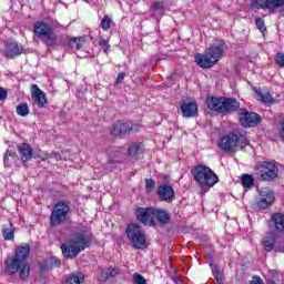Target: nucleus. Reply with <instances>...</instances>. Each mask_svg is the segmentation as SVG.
Returning a JSON list of instances; mask_svg holds the SVG:
<instances>
[{
    "mask_svg": "<svg viewBox=\"0 0 284 284\" xmlns=\"http://www.w3.org/2000/svg\"><path fill=\"white\" fill-rule=\"evenodd\" d=\"M33 32L37 34L45 45L52 47L57 45V36L54 34V27L43 22L38 21L33 26Z\"/></svg>",
    "mask_w": 284,
    "mask_h": 284,
    "instance_id": "obj_6",
    "label": "nucleus"
},
{
    "mask_svg": "<svg viewBox=\"0 0 284 284\" xmlns=\"http://www.w3.org/2000/svg\"><path fill=\"white\" fill-rule=\"evenodd\" d=\"M18 152L21 156L22 163H28L30 159H32V146H30L28 143H22L18 146Z\"/></svg>",
    "mask_w": 284,
    "mask_h": 284,
    "instance_id": "obj_21",
    "label": "nucleus"
},
{
    "mask_svg": "<svg viewBox=\"0 0 284 284\" xmlns=\"http://www.w3.org/2000/svg\"><path fill=\"white\" fill-rule=\"evenodd\" d=\"M99 45H101L103 51L108 54V51L110 50V42L105 39H101Z\"/></svg>",
    "mask_w": 284,
    "mask_h": 284,
    "instance_id": "obj_40",
    "label": "nucleus"
},
{
    "mask_svg": "<svg viewBox=\"0 0 284 284\" xmlns=\"http://www.w3.org/2000/svg\"><path fill=\"white\" fill-rule=\"evenodd\" d=\"M83 43H85V40L81 38H73L69 41V45L72 48V50H82Z\"/></svg>",
    "mask_w": 284,
    "mask_h": 284,
    "instance_id": "obj_30",
    "label": "nucleus"
},
{
    "mask_svg": "<svg viewBox=\"0 0 284 284\" xmlns=\"http://www.w3.org/2000/svg\"><path fill=\"white\" fill-rule=\"evenodd\" d=\"M109 163H112V160H110Z\"/></svg>",
    "mask_w": 284,
    "mask_h": 284,
    "instance_id": "obj_52",
    "label": "nucleus"
},
{
    "mask_svg": "<svg viewBox=\"0 0 284 284\" xmlns=\"http://www.w3.org/2000/svg\"><path fill=\"white\" fill-rule=\"evenodd\" d=\"M129 152V156H131V159H139L140 155L143 154V148H141V144H132L131 146H129L128 149Z\"/></svg>",
    "mask_w": 284,
    "mask_h": 284,
    "instance_id": "obj_26",
    "label": "nucleus"
},
{
    "mask_svg": "<svg viewBox=\"0 0 284 284\" xmlns=\"http://www.w3.org/2000/svg\"><path fill=\"white\" fill-rule=\"evenodd\" d=\"M239 120L243 128H256L261 123V115L250 112L247 109L239 110Z\"/></svg>",
    "mask_w": 284,
    "mask_h": 284,
    "instance_id": "obj_10",
    "label": "nucleus"
},
{
    "mask_svg": "<svg viewBox=\"0 0 284 284\" xmlns=\"http://www.w3.org/2000/svg\"><path fill=\"white\" fill-rule=\"evenodd\" d=\"M241 108V103L236 99L222 98V112H236Z\"/></svg>",
    "mask_w": 284,
    "mask_h": 284,
    "instance_id": "obj_20",
    "label": "nucleus"
},
{
    "mask_svg": "<svg viewBox=\"0 0 284 284\" xmlns=\"http://www.w3.org/2000/svg\"><path fill=\"white\" fill-rule=\"evenodd\" d=\"M159 223L165 224L170 222V213L165 210L161 209H153V223Z\"/></svg>",
    "mask_w": 284,
    "mask_h": 284,
    "instance_id": "obj_23",
    "label": "nucleus"
},
{
    "mask_svg": "<svg viewBox=\"0 0 284 284\" xmlns=\"http://www.w3.org/2000/svg\"><path fill=\"white\" fill-rule=\"evenodd\" d=\"M51 263H52V267H60L61 266V261L57 257H51Z\"/></svg>",
    "mask_w": 284,
    "mask_h": 284,
    "instance_id": "obj_44",
    "label": "nucleus"
},
{
    "mask_svg": "<svg viewBox=\"0 0 284 284\" xmlns=\"http://www.w3.org/2000/svg\"><path fill=\"white\" fill-rule=\"evenodd\" d=\"M223 52H225V44H213L207 49L206 54L199 53L195 55V62L200 68H213L223 57Z\"/></svg>",
    "mask_w": 284,
    "mask_h": 284,
    "instance_id": "obj_2",
    "label": "nucleus"
},
{
    "mask_svg": "<svg viewBox=\"0 0 284 284\" xmlns=\"http://www.w3.org/2000/svg\"><path fill=\"white\" fill-rule=\"evenodd\" d=\"M85 282V275L81 272L71 273L65 276L63 284H81Z\"/></svg>",
    "mask_w": 284,
    "mask_h": 284,
    "instance_id": "obj_24",
    "label": "nucleus"
},
{
    "mask_svg": "<svg viewBox=\"0 0 284 284\" xmlns=\"http://www.w3.org/2000/svg\"><path fill=\"white\" fill-rule=\"evenodd\" d=\"M151 10L162 16L163 12H165V6L163 4V2H153L151 4Z\"/></svg>",
    "mask_w": 284,
    "mask_h": 284,
    "instance_id": "obj_34",
    "label": "nucleus"
},
{
    "mask_svg": "<svg viewBox=\"0 0 284 284\" xmlns=\"http://www.w3.org/2000/svg\"><path fill=\"white\" fill-rule=\"evenodd\" d=\"M192 174L201 187H214L219 183V176L209 166L197 165L193 169Z\"/></svg>",
    "mask_w": 284,
    "mask_h": 284,
    "instance_id": "obj_4",
    "label": "nucleus"
},
{
    "mask_svg": "<svg viewBox=\"0 0 284 284\" xmlns=\"http://www.w3.org/2000/svg\"><path fill=\"white\" fill-rule=\"evenodd\" d=\"M31 99L38 105V108H45L48 104V98L45 97V93L39 89V85L33 84L31 88Z\"/></svg>",
    "mask_w": 284,
    "mask_h": 284,
    "instance_id": "obj_15",
    "label": "nucleus"
},
{
    "mask_svg": "<svg viewBox=\"0 0 284 284\" xmlns=\"http://www.w3.org/2000/svg\"><path fill=\"white\" fill-rule=\"evenodd\" d=\"M30 256V245L21 244L16 247L14 256L9 257L6 263V270L9 274H17L19 272V265L27 263V258Z\"/></svg>",
    "mask_w": 284,
    "mask_h": 284,
    "instance_id": "obj_3",
    "label": "nucleus"
},
{
    "mask_svg": "<svg viewBox=\"0 0 284 284\" xmlns=\"http://www.w3.org/2000/svg\"><path fill=\"white\" fill-rule=\"evenodd\" d=\"M8 99V91L0 87V101H6Z\"/></svg>",
    "mask_w": 284,
    "mask_h": 284,
    "instance_id": "obj_43",
    "label": "nucleus"
},
{
    "mask_svg": "<svg viewBox=\"0 0 284 284\" xmlns=\"http://www.w3.org/2000/svg\"><path fill=\"white\" fill-rule=\"evenodd\" d=\"M255 26L257 30L262 32V34H265V32H267V27H265V20H263V18L261 17L255 18Z\"/></svg>",
    "mask_w": 284,
    "mask_h": 284,
    "instance_id": "obj_33",
    "label": "nucleus"
},
{
    "mask_svg": "<svg viewBox=\"0 0 284 284\" xmlns=\"http://www.w3.org/2000/svg\"><path fill=\"white\" fill-rule=\"evenodd\" d=\"M254 3L262 10H276V8H283L284 0H255Z\"/></svg>",
    "mask_w": 284,
    "mask_h": 284,
    "instance_id": "obj_17",
    "label": "nucleus"
},
{
    "mask_svg": "<svg viewBox=\"0 0 284 284\" xmlns=\"http://www.w3.org/2000/svg\"><path fill=\"white\" fill-rule=\"evenodd\" d=\"M16 112L18 116H28V114H30V106H28V103L19 104Z\"/></svg>",
    "mask_w": 284,
    "mask_h": 284,
    "instance_id": "obj_32",
    "label": "nucleus"
},
{
    "mask_svg": "<svg viewBox=\"0 0 284 284\" xmlns=\"http://www.w3.org/2000/svg\"><path fill=\"white\" fill-rule=\"evenodd\" d=\"M133 282L135 284H148V282L145 281V277L139 273L133 274Z\"/></svg>",
    "mask_w": 284,
    "mask_h": 284,
    "instance_id": "obj_39",
    "label": "nucleus"
},
{
    "mask_svg": "<svg viewBox=\"0 0 284 284\" xmlns=\"http://www.w3.org/2000/svg\"><path fill=\"white\" fill-rule=\"evenodd\" d=\"M261 244L264 252H284V244L276 241L275 233H268L262 237Z\"/></svg>",
    "mask_w": 284,
    "mask_h": 284,
    "instance_id": "obj_11",
    "label": "nucleus"
},
{
    "mask_svg": "<svg viewBox=\"0 0 284 284\" xmlns=\"http://www.w3.org/2000/svg\"><path fill=\"white\" fill-rule=\"evenodd\" d=\"M68 214H70V205L65 202H58L51 212V227H59V225H63V223L68 221Z\"/></svg>",
    "mask_w": 284,
    "mask_h": 284,
    "instance_id": "obj_7",
    "label": "nucleus"
},
{
    "mask_svg": "<svg viewBox=\"0 0 284 284\" xmlns=\"http://www.w3.org/2000/svg\"><path fill=\"white\" fill-rule=\"evenodd\" d=\"M255 99L257 101H261L262 103H274V98H272V94L270 92L263 93L258 90H255Z\"/></svg>",
    "mask_w": 284,
    "mask_h": 284,
    "instance_id": "obj_27",
    "label": "nucleus"
},
{
    "mask_svg": "<svg viewBox=\"0 0 284 284\" xmlns=\"http://www.w3.org/2000/svg\"><path fill=\"white\" fill-rule=\"evenodd\" d=\"M145 183L146 192H152L154 190V180H145Z\"/></svg>",
    "mask_w": 284,
    "mask_h": 284,
    "instance_id": "obj_42",
    "label": "nucleus"
},
{
    "mask_svg": "<svg viewBox=\"0 0 284 284\" xmlns=\"http://www.w3.org/2000/svg\"><path fill=\"white\" fill-rule=\"evenodd\" d=\"M2 236L6 241H13L14 232L12 231V229H2Z\"/></svg>",
    "mask_w": 284,
    "mask_h": 284,
    "instance_id": "obj_37",
    "label": "nucleus"
},
{
    "mask_svg": "<svg viewBox=\"0 0 284 284\" xmlns=\"http://www.w3.org/2000/svg\"><path fill=\"white\" fill-rule=\"evenodd\" d=\"M14 159H17V153L7 150V152L4 153V168H10V165H12V163H14Z\"/></svg>",
    "mask_w": 284,
    "mask_h": 284,
    "instance_id": "obj_29",
    "label": "nucleus"
},
{
    "mask_svg": "<svg viewBox=\"0 0 284 284\" xmlns=\"http://www.w3.org/2000/svg\"><path fill=\"white\" fill-rule=\"evenodd\" d=\"M206 105L209 110H213L214 112H223V98H206Z\"/></svg>",
    "mask_w": 284,
    "mask_h": 284,
    "instance_id": "obj_22",
    "label": "nucleus"
},
{
    "mask_svg": "<svg viewBox=\"0 0 284 284\" xmlns=\"http://www.w3.org/2000/svg\"><path fill=\"white\" fill-rule=\"evenodd\" d=\"M258 181H274L278 176V166L272 162H261L255 166Z\"/></svg>",
    "mask_w": 284,
    "mask_h": 284,
    "instance_id": "obj_8",
    "label": "nucleus"
},
{
    "mask_svg": "<svg viewBox=\"0 0 284 284\" xmlns=\"http://www.w3.org/2000/svg\"><path fill=\"white\" fill-rule=\"evenodd\" d=\"M275 61L280 68H284V54L283 53H277Z\"/></svg>",
    "mask_w": 284,
    "mask_h": 284,
    "instance_id": "obj_41",
    "label": "nucleus"
},
{
    "mask_svg": "<svg viewBox=\"0 0 284 284\" xmlns=\"http://www.w3.org/2000/svg\"><path fill=\"white\" fill-rule=\"evenodd\" d=\"M260 200L256 205L260 210H267L274 203V191L271 189H262L260 191Z\"/></svg>",
    "mask_w": 284,
    "mask_h": 284,
    "instance_id": "obj_13",
    "label": "nucleus"
},
{
    "mask_svg": "<svg viewBox=\"0 0 284 284\" xmlns=\"http://www.w3.org/2000/svg\"><path fill=\"white\" fill-rule=\"evenodd\" d=\"M158 196L161 201L171 203V201H174V189L171 185H161L158 190Z\"/></svg>",
    "mask_w": 284,
    "mask_h": 284,
    "instance_id": "obj_18",
    "label": "nucleus"
},
{
    "mask_svg": "<svg viewBox=\"0 0 284 284\" xmlns=\"http://www.w3.org/2000/svg\"><path fill=\"white\" fill-rule=\"evenodd\" d=\"M126 236L135 250H145L148 247V237L145 231L139 224L126 226Z\"/></svg>",
    "mask_w": 284,
    "mask_h": 284,
    "instance_id": "obj_5",
    "label": "nucleus"
},
{
    "mask_svg": "<svg viewBox=\"0 0 284 284\" xmlns=\"http://www.w3.org/2000/svg\"><path fill=\"white\" fill-rule=\"evenodd\" d=\"M49 156L50 159H55V161H61V154L57 152H52Z\"/></svg>",
    "mask_w": 284,
    "mask_h": 284,
    "instance_id": "obj_46",
    "label": "nucleus"
},
{
    "mask_svg": "<svg viewBox=\"0 0 284 284\" xmlns=\"http://www.w3.org/2000/svg\"><path fill=\"white\" fill-rule=\"evenodd\" d=\"M108 278H110L109 274H108V270L104 271V270H99L97 272V280L100 282V283H105L108 281Z\"/></svg>",
    "mask_w": 284,
    "mask_h": 284,
    "instance_id": "obj_36",
    "label": "nucleus"
},
{
    "mask_svg": "<svg viewBox=\"0 0 284 284\" xmlns=\"http://www.w3.org/2000/svg\"><path fill=\"white\" fill-rule=\"evenodd\" d=\"M123 79H125V73H120L116 78L115 83H121L123 81Z\"/></svg>",
    "mask_w": 284,
    "mask_h": 284,
    "instance_id": "obj_47",
    "label": "nucleus"
},
{
    "mask_svg": "<svg viewBox=\"0 0 284 284\" xmlns=\"http://www.w3.org/2000/svg\"><path fill=\"white\" fill-rule=\"evenodd\" d=\"M106 272L109 274V278H114V276H119V274H121V271L119 268L112 266H110Z\"/></svg>",
    "mask_w": 284,
    "mask_h": 284,
    "instance_id": "obj_38",
    "label": "nucleus"
},
{
    "mask_svg": "<svg viewBox=\"0 0 284 284\" xmlns=\"http://www.w3.org/2000/svg\"><path fill=\"white\" fill-rule=\"evenodd\" d=\"M250 284H265V283H263V280H261V277L254 276Z\"/></svg>",
    "mask_w": 284,
    "mask_h": 284,
    "instance_id": "obj_45",
    "label": "nucleus"
},
{
    "mask_svg": "<svg viewBox=\"0 0 284 284\" xmlns=\"http://www.w3.org/2000/svg\"><path fill=\"white\" fill-rule=\"evenodd\" d=\"M271 276H274L276 274V271H270Z\"/></svg>",
    "mask_w": 284,
    "mask_h": 284,
    "instance_id": "obj_50",
    "label": "nucleus"
},
{
    "mask_svg": "<svg viewBox=\"0 0 284 284\" xmlns=\"http://www.w3.org/2000/svg\"><path fill=\"white\" fill-rule=\"evenodd\" d=\"M18 271L20 272V278L22 281H26V278L30 276V264H28V262H23L22 264H19Z\"/></svg>",
    "mask_w": 284,
    "mask_h": 284,
    "instance_id": "obj_28",
    "label": "nucleus"
},
{
    "mask_svg": "<svg viewBox=\"0 0 284 284\" xmlns=\"http://www.w3.org/2000/svg\"><path fill=\"white\" fill-rule=\"evenodd\" d=\"M112 27V18H110L109 16H104V18L101 20L100 23V28H102V30H110V28Z\"/></svg>",
    "mask_w": 284,
    "mask_h": 284,
    "instance_id": "obj_35",
    "label": "nucleus"
},
{
    "mask_svg": "<svg viewBox=\"0 0 284 284\" xmlns=\"http://www.w3.org/2000/svg\"><path fill=\"white\" fill-rule=\"evenodd\" d=\"M241 182H242L243 187H245L246 190H250V187H252V185H254V176H252L250 174H244V175H242Z\"/></svg>",
    "mask_w": 284,
    "mask_h": 284,
    "instance_id": "obj_31",
    "label": "nucleus"
},
{
    "mask_svg": "<svg viewBox=\"0 0 284 284\" xmlns=\"http://www.w3.org/2000/svg\"><path fill=\"white\" fill-rule=\"evenodd\" d=\"M180 110L184 119H192L199 114V104L195 101L182 102Z\"/></svg>",
    "mask_w": 284,
    "mask_h": 284,
    "instance_id": "obj_16",
    "label": "nucleus"
},
{
    "mask_svg": "<svg viewBox=\"0 0 284 284\" xmlns=\"http://www.w3.org/2000/svg\"><path fill=\"white\" fill-rule=\"evenodd\" d=\"M132 130H134L132 123L119 121L111 126L110 134L111 136H126Z\"/></svg>",
    "mask_w": 284,
    "mask_h": 284,
    "instance_id": "obj_14",
    "label": "nucleus"
},
{
    "mask_svg": "<svg viewBox=\"0 0 284 284\" xmlns=\"http://www.w3.org/2000/svg\"><path fill=\"white\" fill-rule=\"evenodd\" d=\"M90 243H92V233H77L67 244L61 245L62 254L64 258H77L83 250L90 247Z\"/></svg>",
    "mask_w": 284,
    "mask_h": 284,
    "instance_id": "obj_1",
    "label": "nucleus"
},
{
    "mask_svg": "<svg viewBox=\"0 0 284 284\" xmlns=\"http://www.w3.org/2000/svg\"><path fill=\"white\" fill-rule=\"evenodd\" d=\"M271 221L276 232H284V214L283 213H274L271 216Z\"/></svg>",
    "mask_w": 284,
    "mask_h": 284,
    "instance_id": "obj_25",
    "label": "nucleus"
},
{
    "mask_svg": "<svg viewBox=\"0 0 284 284\" xmlns=\"http://www.w3.org/2000/svg\"><path fill=\"white\" fill-rule=\"evenodd\" d=\"M266 284H276L274 281H272V280H268L267 282H266Z\"/></svg>",
    "mask_w": 284,
    "mask_h": 284,
    "instance_id": "obj_49",
    "label": "nucleus"
},
{
    "mask_svg": "<svg viewBox=\"0 0 284 284\" xmlns=\"http://www.w3.org/2000/svg\"><path fill=\"white\" fill-rule=\"evenodd\" d=\"M241 136H243V134H241V132L239 131H235L233 133L222 136L219 140L217 145L220 150H223V152H236L239 148V141H241Z\"/></svg>",
    "mask_w": 284,
    "mask_h": 284,
    "instance_id": "obj_9",
    "label": "nucleus"
},
{
    "mask_svg": "<svg viewBox=\"0 0 284 284\" xmlns=\"http://www.w3.org/2000/svg\"><path fill=\"white\" fill-rule=\"evenodd\" d=\"M23 52V47L19 45L17 42L7 43L4 48V54L8 59H14Z\"/></svg>",
    "mask_w": 284,
    "mask_h": 284,
    "instance_id": "obj_19",
    "label": "nucleus"
},
{
    "mask_svg": "<svg viewBox=\"0 0 284 284\" xmlns=\"http://www.w3.org/2000/svg\"><path fill=\"white\" fill-rule=\"evenodd\" d=\"M213 270V274L215 276V278H219V268H212Z\"/></svg>",
    "mask_w": 284,
    "mask_h": 284,
    "instance_id": "obj_48",
    "label": "nucleus"
},
{
    "mask_svg": "<svg viewBox=\"0 0 284 284\" xmlns=\"http://www.w3.org/2000/svg\"><path fill=\"white\" fill-rule=\"evenodd\" d=\"M281 17H284V9L280 11Z\"/></svg>",
    "mask_w": 284,
    "mask_h": 284,
    "instance_id": "obj_51",
    "label": "nucleus"
},
{
    "mask_svg": "<svg viewBox=\"0 0 284 284\" xmlns=\"http://www.w3.org/2000/svg\"><path fill=\"white\" fill-rule=\"evenodd\" d=\"M135 216L143 225H154V207H140L135 211Z\"/></svg>",
    "mask_w": 284,
    "mask_h": 284,
    "instance_id": "obj_12",
    "label": "nucleus"
}]
</instances>
